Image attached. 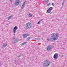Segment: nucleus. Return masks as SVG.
Returning a JSON list of instances; mask_svg holds the SVG:
<instances>
[{"instance_id": "obj_1", "label": "nucleus", "mask_w": 67, "mask_h": 67, "mask_svg": "<svg viewBox=\"0 0 67 67\" xmlns=\"http://www.w3.org/2000/svg\"><path fill=\"white\" fill-rule=\"evenodd\" d=\"M51 64V62L49 60H45V62L43 64L44 67H47L49 66V64Z\"/></svg>"}, {"instance_id": "obj_2", "label": "nucleus", "mask_w": 67, "mask_h": 67, "mask_svg": "<svg viewBox=\"0 0 67 67\" xmlns=\"http://www.w3.org/2000/svg\"><path fill=\"white\" fill-rule=\"evenodd\" d=\"M32 26V25L31 23H28L26 24V27L27 29H31Z\"/></svg>"}, {"instance_id": "obj_3", "label": "nucleus", "mask_w": 67, "mask_h": 67, "mask_svg": "<svg viewBox=\"0 0 67 67\" xmlns=\"http://www.w3.org/2000/svg\"><path fill=\"white\" fill-rule=\"evenodd\" d=\"M21 3V2L20 0H17L14 3V5L15 6H17L18 5L19 3Z\"/></svg>"}, {"instance_id": "obj_4", "label": "nucleus", "mask_w": 67, "mask_h": 67, "mask_svg": "<svg viewBox=\"0 0 67 67\" xmlns=\"http://www.w3.org/2000/svg\"><path fill=\"white\" fill-rule=\"evenodd\" d=\"M58 54L57 53H55L53 56V58L54 59H57L58 58Z\"/></svg>"}, {"instance_id": "obj_5", "label": "nucleus", "mask_w": 67, "mask_h": 67, "mask_svg": "<svg viewBox=\"0 0 67 67\" xmlns=\"http://www.w3.org/2000/svg\"><path fill=\"white\" fill-rule=\"evenodd\" d=\"M17 29H18V28L17 27V26H15L13 30V32L14 33H15V32H16V30H17Z\"/></svg>"}, {"instance_id": "obj_6", "label": "nucleus", "mask_w": 67, "mask_h": 67, "mask_svg": "<svg viewBox=\"0 0 67 67\" xmlns=\"http://www.w3.org/2000/svg\"><path fill=\"white\" fill-rule=\"evenodd\" d=\"M58 39V37L57 36H55L53 38H51L50 40H53V41H56Z\"/></svg>"}, {"instance_id": "obj_7", "label": "nucleus", "mask_w": 67, "mask_h": 67, "mask_svg": "<svg viewBox=\"0 0 67 67\" xmlns=\"http://www.w3.org/2000/svg\"><path fill=\"white\" fill-rule=\"evenodd\" d=\"M18 40H19V39L18 38H16V39L15 38L14 41H12V42L13 43H16V42H17Z\"/></svg>"}, {"instance_id": "obj_8", "label": "nucleus", "mask_w": 67, "mask_h": 67, "mask_svg": "<svg viewBox=\"0 0 67 67\" xmlns=\"http://www.w3.org/2000/svg\"><path fill=\"white\" fill-rule=\"evenodd\" d=\"M47 50H48V49H49V50H51L52 49V47L51 46H48L47 47Z\"/></svg>"}, {"instance_id": "obj_9", "label": "nucleus", "mask_w": 67, "mask_h": 67, "mask_svg": "<svg viewBox=\"0 0 67 67\" xmlns=\"http://www.w3.org/2000/svg\"><path fill=\"white\" fill-rule=\"evenodd\" d=\"M51 38H53V37H55V36H56V34L55 33L52 34H51Z\"/></svg>"}, {"instance_id": "obj_10", "label": "nucleus", "mask_w": 67, "mask_h": 67, "mask_svg": "<svg viewBox=\"0 0 67 67\" xmlns=\"http://www.w3.org/2000/svg\"><path fill=\"white\" fill-rule=\"evenodd\" d=\"M8 45V44H7V43H3V46L4 47H6Z\"/></svg>"}, {"instance_id": "obj_11", "label": "nucleus", "mask_w": 67, "mask_h": 67, "mask_svg": "<svg viewBox=\"0 0 67 67\" xmlns=\"http://www.w3.org/2000/svg\"><path fill=\"white\" fill-rule=\"evenodd\" d=\"M25 4V2H24L23 3V5H22V7H21V9H23V8H24V5Z\"/></svg>"}, {"instance_id": "obj_12", "label": "nucleus", "mask_w": 67, "mask_h": 67, "mask_svg": "<svg viewBox=\"0 0 67 67\" xmlns=\"http://www.w3.org/2000/svg\"><path fill=\"white\" fill-rule=\"evenodd\" d=\"M27 36H29V35L27 34H26L25 35H24L23 36L24 37V38H25V37H27Z\"/></svg>"}, {"instance_id": "obj_13", "label": "nucleus", "mask_w": 67, "mask_h": 67, "mask_svg": "<svg viewBox=\"0 0 67 67\" xmlns=\"http://www.w3.org/2000/svg\"><path fill=\"white\" fill-rule=\"evenodd\" d=\"M26 43H27V42H25L22 43H21L20 45H21V46H22V45H24V44H26Z\"/></svg>"}, {"instance_id": "obj_14", "label": "nucleus", "mask_w": 67, "mask_h": 67, "mask_svg": "<svg viewBox=\"0 0 67 67\" xmlns=\"http://www.w3.org/2000/svg\"><path fill=\"white\" fill-rule=\"evenodd\" d=\"M12 15L10 16L8 18V20H10L12 18Z\"/></svg>"}, {"instance_id": "obj_15", "label": "nucleus", "mask_w": 67, "mask_h": 67, "mask_svg": "<svg viewBox=\"0 0 67 67\" xmlns=\"http://www.w3.org/2000/svg\"><path fill=\"white\" fill-rule=\"evenodd\" d=\"M30 39H31V38L30 37H29L28 38H27L26 41H29Z\"/></svg>"}, {"instance_id": "obj_16", "label": "nucleus", "mask_w": 67, "mask_h": 67, "mask_svg": "<svg viewBox=\"0 0 67 67\" xmlns=\"http://www.w3.org/2000/svg\"><path fill=\"white\" fill-rule=\"evenodd\" d=\"M51 11V10L50 9H48L47 10V12L48 13H50Z\"/></svg>"}, {"instance_id": "obj_17", "label": "nucleus", "mask_w": 67, "mask_h": 67, "mask_svg": "<svg viewBox=\"0 0 67 67\" xmlns=\"http://www.w3.org/2000/svg\"><path fill=\"white\" fill-rule=\"evenodd\" d=\"M29 17H32V14L29 13Z\"/></svg>"}, {"instance_id": "obj_18", "label": "nucleus", "mask_w": 67, "mask_h": 67, "mask_svg": "<svg viewBox=\"0 0 67 67\" xmlns=\"http://www.w3.org/2000/svg\"><path fill=\"white\" fill-rule=\"evenodd\" d=\"M49 9L50 10H53V7H51L49 8Z\"/></svg>"}, {"instance_id": "obj_19", "label": "nucleus", "mask_w": 67, "mask_h": 67, "mask_svg": "<svg viewBox=\"0 0 67 67\" xmlns=\"http://www.w3.org/2000/svg\"><path fill=\"white\" fill-rule=\"evenodd\" d=\"M42 19H41L39 21V22H38L37 24H40V22H41V21H42Z\"/></svg>"}, {"instance_id": "obj_20", "label": "nucleus", "mask_w": 67, "mask_h": 67, "mask_svg": "<svg viewBox=\"0 0 67 67\" xmlns=\"http://www.w3.org/2000/svg\"><path fill=\"white\" fill-rule=\"evenodd\" d=\"M42 19H41L39 21V22H38L37 24H40V22H41V21H42Z\"/></svg>"}, {"instance_id": "obj_21", "label": "nucleus", "mask_w": 67, "mask_h": 67, "mask_svg": "<svg viewBox=\"0 0 67 67\" xmlns=\"http://www.w3.org/2000/svg\"><path fill=\"white\" fill-rule=\"evenodd\" d=\"M49 2V0H46L45 2L46 3H48Z\"/></svg>"}, {"instance_id": "obj_22", "label": "nucleus", "mask_w": 67, "mask_h": 67, "mask_svg": "<svg viewBox=\"0 0 67 67\" xmlns=\"http://www.w3.org/2000/svg\"><path fill=\"white\" fill-rule=\"evenodd\" d=\"M65 1H66V0H63V2H62V5L64 4L65 2Z\"/></svg>"}, {"instance_id": "obj_23", "label": "nucleus", "mask_w": 67, "mask_h": 67, "mask_svg": "<svg viewBox=\"0 0 67 67\" xmlns=\"http://www.w3.org/2000/svg\"><path fill=\"white\" fill-rule=\"evenodd\" d=\"M15 37H13V41H14V40H15Z\"/></svg>"}, {"instance_id": "obj_24", "label": "nucleus", "mask_w": 67, "mask_h": 67, "mask_svg": "<svg viewBox=\"0 0 67 67\" xmlns=\"http://www.w3.org/2000/svg\"><path fill=\"white\" fill-rule=\"evenodd\" d=\"M51 5V3H49L48 4H47V6H49V5Z\"/></svg>"}, {"instance_id": "obj_25", "label": "nucleus", "mask_w": 67, "mask_h": 67, "mask_svg": "<svg viewBox=\"0 0 67 67\" xmlns=\"http://www.w3.org/2000/svg\"><path fill=\"white\" fill-rule=\"evenodd\" d=\"M55 35L56 36H58V33H57V34H55Z\"/></svg>"}, {"instance_id": "obj_26", "label": "nucleus", "mask_w": 67, "mask_h": 67, "mask_svg": "<svg viewBox=\"0 0 67 67\" xmlns=\"http://www.w3.org/2000/svg\"><path fill=\"white\" fill-rule=\"evenodd\" d=\"M49 39V38H47V40L48 41H49V40H51L50 39Z\"/></svg>"}, {"instance_id": "obj_27", "label": "nucleus", "mask_w": 67, "mask_h": 67, "mask_svg": "<svg viewBox=\"0 0 67 67\" xmlns=\"http://www.w3.org/2000/svg\"><path fill=\"white\" fill-rule=\"evenodd\" d=\"M21 55H19V56H18V58H19V57H21Z\"/></svg>"}, {"instance_id": "obj_28", "label": "nucleus", "mask_w": 67, "mask_h": 67, "mask_svg": "<svg viewBox=\"0 0 67 67\" xmlns=\"http://www.w3.org/2000/svg\"><path fill=\"white\" fill-rule=\"evenodd\" d=\"M52 5L53 6H54V3H52Z\"/></svg>"}, {"instance_id": "obj_29", "label": "nucleus", "mask_w": 67, "mask_h": 67, "mask_svg": "<svg viewBox=\"0 0 67 67\" xmlns=\"http://www.w3.org/2000/svg\"><path fill=\"white\" fill-rule=\"evenodd\" d=\"M13 0H9V1H10L11 2H12V1H13Z\"/></svg>"}, {"instance_id": "obj_30", "label": "nucleus", "mask_w": 67, "mask_h": 67, "mask_svg": "<svg viewBox=\"0 0 67 67\" xmlns=\"http://www.w3.org/2000/svg\"><path fill=\"white\" fill-rule=\"evenodd\" d=\"M52 12H51L50 13V14H52Z\"/></svg>"}, {"instance_id": "obj_31", "label": "nucleus", "mask_w": 67, "mask_h": 67, "mask_svg": "<svg viewBox=\"0 0 67 67\" xmlns=\"http://www.w3.org/2000/svg\"><path fill=\"white\" fill-rule=\"evenodd\" d=\"M38 40H40V39H38Z\"/></svg>"}]
</instances>
